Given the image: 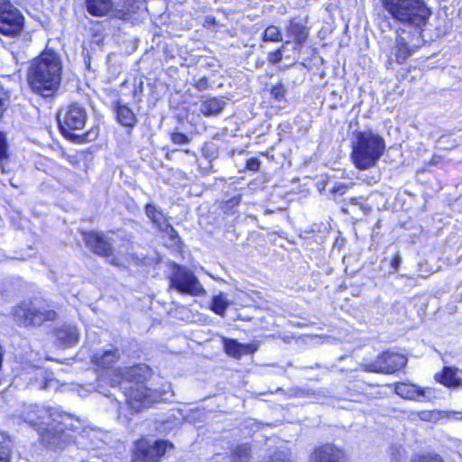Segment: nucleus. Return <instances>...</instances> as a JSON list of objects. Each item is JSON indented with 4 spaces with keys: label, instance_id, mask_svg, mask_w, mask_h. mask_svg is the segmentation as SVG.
Wrapping results in <instances>:
<instances>
[{
    "label": "nucleus",
    "instance_id": "nucleus-40",
    "mask_svg": "<svg viewBox=\"0 0 462 462\" xmlns=\"http://www.w3.org/2000/svg\"><path fill=\"white\" fill-rule=\"evenodd\" d=\"M241 202V195L234 196L225 202L223 208L226 211L232 210L234 208L238 206Z\"/></svg>",
    "mask_w": 462,
    "mask_h": 462
},
{
    "label": "nucleus",
    "instance_id": "nucleus-39",
    "mask_svg": "<svg viewBox=\"0 0 462 462\" xmlns=\"http://www.w3.org/2000/svg\"><path fill=\"white\" fill-rule=\"evenodd\" d=\"M266 462H289V457L284 451L274 452Z\"/></svg>",
    "mask_w": 462,
    "mask_h": 462
},
{
    "label": "nucleus",
    "instance_id": "nucleus-53",
    "mask_svg": "<svg viewBox=\"0 0 462 462\" xmlns=\"http://www.w3.org/2000/svg\"><path fill=\"white\" fill-rule=\"evenodd\" d=\"M437 162V160H435V158H432V163H435Z\"/></svg>",
    "mask_w": 462,
    "mask_h": 462
},
{
    "label": "nucleus",
    "instance_id": "nucleus-41",
    "mask_svg": "<svg viewBox=\"0 0 462 462\" xmlns=\"http://www.w3.org/2000/svg\"><path fill=\"white\" fill-rule=\"evenodd\" d=\"M261 162L258 158H250L246 161L245 167L249 171H257L260 169Z\"/></svg>",
    "mask_w": 462,
    "mask_h": 462
},
{
    "label": "nucleus",
    "instance_id": "nucleus-26",
    "mask_svg": "<svg viewBox=\"0 0 462 462\" xmlns=\"http://www.w3.org/2000/svg\"><path fill=\"white\" fill-rule=\"evenodd\" d=\"M231 302L226 299L223 292L215 295L211 301V310L217 315L224 317L226 309Z\"/></svg>",
    "mask_w": 462,
    "mask_h": 462
},
{
    "label": "nucleus",
    "instance_id": "nucleus-48",
    "mask_svg": "<svg viewBox=\"0 0 462 462\" xmlns=\"http://www.w3.org/2000/svg\"><path fill=\"white\" fill-rule=\"evenodd\" d=\"M349 203L352 204V205H359L361 209H363V208H364L362 203L359 201V199H357V198L350 199H349Z\"/></svg>",
    "mask_w": 462,
    "mask_h": 462
},
{
    "label": "nucleus",
    "instance_id": "nucleus-23",
    "mask_svg": "<svg viewBox=\"0 0 462 462\" xmlns=\"http://www.w3.org/2000/svg\"><path fill=\"white\" fill-rule=\"evenodd\" d=\"M287 34L293 38L298 46H301L308 38V30L300 22L292 20L287 27Z\"/></svg>",
    "mask_w": 462,
    "mask_h": 462
},
{
    "label": "nucleus",
    "instance_id": "nucleus-38",
    "mask_svg": "<svg viewBox=\"0 0 462 462\" xmlns=\"http://www.w3.org/2000/svg\"><path fill=\"white\" fill-rule=\"evenodd\" d=\"M283 49L284 46H282L281 48L268 54V60L271 64H277L282 60Z\"/></svg>",
    "mask_w": 462,
    "mask_h": 462
},
{
    "label": "nucleus",
    "instance_id": "nucleus-1",
    "mask_svg": "<svg viewBox=\"0 0 462 462\" xmlns=\"http://www.w3.org/2000/svg\"><path fill=\"white\" fill-rule=\"evenodd\" d=\"M61 71L62 63L59 54L46 50L32 61L28 70V82L33 92L49 97L60 87Z\"/></svg>",
    "mask_w": 462,
    "mask_h": 462
},
{
    "label": "nucleus",
    "instance_id": "nucleus-52",
    "mask_svg": "<svg viewBox=\"0 0 462 462\" xmlns=\"http://www.w3.org/2000/svg\"><path fill=\"white\" fill-rule=\"evenodd\" d=\"M437 162V160H435V158H432V163H435Z\"/></svg>",
    "mask_w": 462,
    "mask_h": 462
},
{
    "label": "nucleus",
    "instance_id": "nucleus-29",
    "mask_svg": "<svg viewBox=\"0 0 462 462\" xmlns=\"http://www.w3.org/2000/svg\"><path fill=\"white\" fill-rule=\"evenodd\" d=\"M8 160V152H7V143L5 135L0 132V167L3 171H5L4 163Z\"/></svg>",
    "mask_w": 462,
    "mask_h": 462
},
{
    "label": "nucleus",
    "instance_id": "nucleus-11",
    "mask_svg": "<svg viewBox=\"0 0 462 462\" xmlns=\"http://www.w3.org/2000/svg\"><path fill=\"white\" fill-rule=\"evenodd\" d=\"M421 32L418 35L415 30L412 32H405L404 30L399 33L395 40L394 56L398 63L404 62L409 57L412 55L415 50L420 45Z\"/></svg>",
    "mask_w": 462,
    "mask_h": 462
},
{
    "label": "nucleus",
    "instance_id": "nucleus-42",
    "mask_svg": "<svg viewBox=\"0 0 462 462\" xmlns=\"http://www.w3.org/2000/svg\"><path fill=\"white\" fill-rule=\"evenodd\" d=\"M194 87L201 91V90H205L208 88V78L207 77H202L200 79H194Z\"/></svg>",
    "mask_w": 462,
    "mask_h": 462
},
{
    "label": "nucleus",
    "instance_id": "nucleus-8",
    "mask_svg": "<svg viewBox=\"0 0 462 462\" xmlns=\"http://www.w3.org/2000/svg\"><path fill=\"white\" fill-rule=\"evenodd\" d=\"M170 289H174L182 294L202 296L206 290L194 273L185 266L174 263L170 276Z\"/></svg>",
    "mask_w": 462,
    "mask_h": 462
},
{
    "label": "nucleus",
    "instance_id": "nucleus-34",
    "mask_svg": "<svg viewBox=\"0 0 462 462\" xmlns=\"http://www.w3.org/2000/svg\"><path fill=\"white\" fill-rule=\"evenodd\" d=\"M286 92V88L282 83L273 86L271 88L272 97L278 101L284 100Z\"/></svg>",
    "mask_w": 462,
    "mask_h": 462
},
{
    "label": "nucleus",
    "instance_id": "nucleus-35",
    "mask_svg": "<svg viewBox=\"0 0 462 462\" xmlns=\"http://www.w3.org/2000/svg\"><path fill=\"white\" fill-rule=\"evenodd\" d=\"M162 232L168 236L169 239L171 240V245H178L179 243L180 242V238L177 231L172 227L171 224L167 227H165Z\"/></svg>",
    "mask_w": 462,
    "mask_h": 462
},
{
    "label": "nucleus",
    "instance_id": "nucleus-49",
    "mask_svg": "<svg viewBox=\"0 0 462 462\" xmlns=\"http://www.w3.org/2000/svg\"><path fill=\"white\" fill-rule=\"evenodd\" d=\"M51 382H52V380L44 378V383H43V384L40 388L41 389H47V388H49V386L51 383Z\"/></svg>",
    "mask_w": 462,
    "mask_h": 462
},
{
    "label": "nucleus",
    "instance_id": "nucleus-3",
    "mask_svg": "<svg viewBox=\"0 0 462 462\" xmlns=\"http://www.w3.org/2000/svg\"><path fill=\"white\" fill-rule=\"evenodd\" d=\"M129 385H126L125 397L129 407L140 411L159 402L161 393L146 386L145 383L151 376L150 368L146 365H135L128 371ZM127 384V382H125Z\"/></svg>",
    "mask_w": 462,
    "mask_h": 462
},
{
    "label": "nucleus",
    "instance_id": "nucleus-17",
    "mask_svg": "<svg viewBox=\"0 0 462 462\" xmlns=\"http://www.w3.org/2000/svg\"><path fill=\"white\" fill-rule=\"evenodd\" d=\"M379 362L382 363L383 374H393L405 366L407 358L401 354L388 351L379 356Z\"/></svg>",
    "mask_w": 462,
    "mask_h": 462
},
{
    "label": "nucleus",
    "instance_id": "nucleus-7",
    "mask_svg": "<svg viewBox=\"0 0 462 462\" xmlns=\"http://www.w3.org/2000/svg\"><path fill=\"white\" fill-rule=\"evenodd\" d=\"M67 420H70L67 416L62 415V419L55 416L49 425L40 430L38 434L42 445L50 449H57L70 442L73 436Z\"/></svg>",
    "mask_w": 462,
    "mask_h": 462
},
{
    "label": "nucleus",
    "instance_id": "nucleus-30",
    "mask_svg": "<svg viewBox=\"0 0 462 462\" xmlns=\"http://www.w3.org/2000/svg\"><path fill=\"white\" fill-rule=\"evenodd\" d=\"M263 41L280 42L282 35L280 30L276 26H268L263 33Z\"/></svg>",
    "mask_w": 462,
    "mask_h": 462
},
{
    "label": "nucleus",
    "instance_id": "nucleus-28",
    "mask_svg": "<svg viewBox=\"0 0 462 462\" xmlns=\"http://www.w3.org/2000/svg\"><path fill=\"white\" fill-rule=\"evenodd\" d=\"M224 349L226 355L234 358L239 359L242 356L243 344L236 339L224 338Z\"/></svg>",
    "mask_w": 462,
    "mask_h": 462
},
{
    "label": "nucleus",
    "instance_id": "nucleus-25",
    "mask_svg": "<svg viewBox=\"0 0 462 462\" xmlns=\"http://www.w3.org/2000/svg\"><path fill=\"white\" fill-rule=\"evenodd\" d=\"M130 367L122 369H116L113 371V374H111V377L109 379V383L112 387H119L121 390H123V393L125 392L126 383L125 382H130V378H128V371ZM127 385H129L127 383Z\"/></svg>",
    "mask_w": 462,
    "mask_h": 462
},
{
    "label": "nucleus",
    "instance_id": "nucleus-50",
    "mask_svg": "<svg viewBox=\"0 0 462 462\" xmlns=\"http://www.w3.org/2000/svg\"><path fill=\"white\" fill-rule=\"evenodd\" d=\"M458 414H462L461 412H457V411H451L449 413V418H454L456 420H462V417L458 418L457 415Z\"/></svg>",
    "mask_w": 462,
    "mask_h": 462
},
{
    "label": "nucleus",
    "instance_id": "nucleus-33",
    "mask_svg": "<svg viewBox=\"0 0 462 462\" xmlns=\"http://www.w3.org/2000/svg\"><path fill=\"white\" fill-rule=\"evenodd\" d=\"M411 462H444L442 457L437 454H424L415 457Z\"/></svg>",
    "mask_w": 462,
    "mask_h": 462
},
{
    "label": "nucleus",
    "instance_id": "nucleus-18",
    "mask_svg": "<svg viewBox=\"0 0 462 462\" xmlns=\"http://www.w3.org/2000/svg\"><path fill=\"white\" fill-rule=\"evenodd\" d=\"M119 353L115 347L97 352L92 356V364L98 369H109L118 360Z\"/></svg>",
    "mask_w": 462,
    "mask_h": 462
},
{
    "label": "nucleus",
    "instance_id": "nucleus-12",
    "mask_svg": "<svg viewBox=\"0 0 462 462\" xmlns=\"http://www.w3.org/2000/svg\"><path fill=\"white\" fill-rule=\"evenodd\" d=\"M172 448L173 445L171 442L162 439L152 443L143 441L138 443L134 456L137 460L143 462H158L167 449Z\"/></svg>",
    "mask_w": 462,
    "mask_h": 462
},
{
    "label": "nucleus",
    "instance_id": "nucleus-43",
    "mask_svg": "<svg viewBox=\"0 0 462 462\" xmlns=\"http://www.w3.org/2000/svg\"><path fill=\"white\" fill-rule=\"evenodd\" d=\"M258 349L257 345L255 344H243V349H242V356L248 355V354H254Z\"/></svg>",
    "mask_w": 462,
    "mask_h": 462
},
{
    "label": "nucleus",
    "instance_id": "nucleus-47",
    "mask_svg": "<svg viewBox=\"0 0 462 462\" xmlns=\"http://www.w3.org/2000/svg\"><path fill=\"white\" fill-rule=\"evenodd\" d=\"M67 160L69 162L74 166H78L79 163V160L78 158V155H67Z\"/></svg>",
    "mask_w": 462,
    "mask_h": 462
},
{
    "label": "nucleus",
    "instance_id": "nucleus-19",
    "mask_svg": "<svg viewBox=\"0 0 462 462\" xmlns=\"http://www.w3.org/2000/svg\"><path fill=\"white\" fill-rule=\"evenodd\" d=\"M394 392L396 394H398L402 398L408 399V400H417L418 401L425 395L424 390L419 388L415 384L406 383H396Z\"/></svg>",
    "mask_w": 462,
    "mask_h": 462
},
{
    "label": "nucleus",
    "instance_id": "nucleus-45",
    "mask_svg": "<svg viewBox=\"0 0 462 462\" xmlns=\"http://www.w3.org/2000/svg\"><path fill=\"white\" fill-rule=\"evenodd\" d=\"M402 263V258L399 254H397L391 261V266L397 271L400 264Z\"/></svg>",
    "mask_w": 462,
    "mask_h": 462
},
{
    "label": "nucleus",
    "instance_id": "nucleus-20",
    "mask_svg": "<svg viewBox=\"0 0 462 462\" xmlns=\"http://www.w3.org/2000/svg\"><path fill=\"white\" fill-rule=\"evenodd\" d=\"M115 113L117 122L125 127L133 128L137 123L135 115L125 105L117 103L115 106Z\"/></svg>",
    "mask_w": 462,
    "mask_h": 462
},
{
    "label": "nucleus",
    "instance_id": "nucleus-24",
    "mask_svg": "<svg viewBox=\"0 0 462 462\" xmlns=\"http://www.w3.org/2000/svg\"><path fill=\"white\" fill-rule=\"evenodd\" d=\"M145 213L160 231H162L170 225L162 212L157 209L156 207L152 204L146 205Z\"/></svg>",
    "mask_w": 462,
    "mask_h": 462
},
{
    "label": "nucleus",
    "instance_id": "nucleus-9",
    "mask_svg": "<svg viewBox=\"0 0 462 462\" xmlns=\"http://www.w3.org/2000/svg\"><path fill=\"white\" fill-rule=\"evenodd\" d=\"M134 0H125L122 7L116 6L114 0H84L87 12L95 17L111 16L121 20H130L131 10L128 7Z\"/></svg>",
    "mask_w": 462,
    "mask_h": 462
},
{
    "label": "nucleus",
    "instance_id": "nucleus-22",
    "mask_svg": "<svg viewBox=\"0 0 462 462\" xmlns=\"http://www.w3.org/2000/svg\"><path fill=\"white\" fill-rule=\"evenodd\" d=\"M435 379L447 387H457L461 384V379L457 376V369L445 366L441 373L435 374Z\"/></svg>",
    "mask_w": 462,
    "mask_h": 462
},
{
    "label": "nucleus",
    "instance_id": "nucleus-5",
    "mask_svg": "<svg viewBox=\"0 0 462 462\" xmlns=\"http://www.w3.org/2000/svg\"><path fill=\"white\" fill-rule=\"evenodd\" d=\"M88 120L86 107L78 103H70L57 113V121L61 134L68 140L83 143L88 141V133L81 134Z\"/></svg>",
    "mask_w": 462,
    "mask_h": 462
},
{
    "label": "nucleus",
    "instance_id": "nucleus-32",
    "mask_svg": "<svg viewBox=\"0 0 462 462\" xmlns=\"http://www.w3.org/2000/svg\"><path fill=\"white\" fill-rule=\"evenodd\" d=\"M352 183L346 184L342 182H335L330 189V193L334 196H343L346 194L350 187H352Z\"/></svg>",
    "mask_w": 462,
    "mask_h": 462
},
{
    "label": "nucleus",
    "instance_id": "nucleus-4",
    "mask_svg": "<svg viewBox=\"0 0 462 462\" xmlns=\"http://www.w3.org/2000/svg\"><path fill=\"white\" fill-rule=\"evenodd\" d=\"M353 143L352 159L359 170L374 167L383 155L384 140L372 131L357 132Z\"/></svg>",
    "mask_w": 462,
    "mask_h": 462
},
{
    "label": "nucleus",
    "instance_id": "nucleus-16",
    "mask_svg": "<svg viewBox=\"0 0 462 462\" xmlns=\"http://www.w3.org/2000/svg\"><path fill=\"white\" fill-rule=\"evenodd\" d=\"M56 340L62 347H71L79 339L78 328L71 324H63L55 329Z\"/></svg>",
    "mask_w": 462,
    "mask_h": 462
},
{
    "label": "nucleus",
    "instance_id": "nucleus-10",
    "mask_svg": "<svg viewBox=\"0 0 462 462\" xmlns=\"http://www.w3.org/2000/svg\"><path fill=\"white\" fill-rule=\"evenodd\" d=\"M23 28V16L9 0H0V33L14 37Z\"/></svg>",
    "mask_w": 462,
    "mask_h": 462
},
{
    "label": "nucleus",
    "instance_id": "nucleus-14",
    "mask_svg": "<svg viewBox=\"0 0 462 462\" xmlns=\"http://www.w3.org/2000/svg\"><path fill=\"white\" fill-rule=\"evenodd\" d=\"M83 239L86 246L95 254L106 257L113 254V246L102 233L84 232Z\"/></svg>",
    "mask_w": 462,
    "mask_h": 462
},
{
    "label": "nucleus",
    "instance_id": "nucleus-13",
    "mask_svg": "<svg viewBox=\"0 0 462 462\" xmlns=\"http://www.w3.org/2000/svg\"><path fill=\"white\" fill-rule=\"evenodd\" d=\"M55 416L62 419V414L57 411L31 405L28 411L23 413V420L39 433L46 425L50 424L51 420H54Z\"/></svg>",
    "mask_w": 462,
    "mask_h": 462
},
{
    "label": "nucleus",
    "instance_id": "nucleus-21",
    "mask_svg": "<svg viewBox=\"0 0 462 462\" xmlns=\"http://www.w3.org/2000/svg\"><path fill=\"white\" fill-rule=\"evenodd\" d=\"M225 106L224 97H209L202 101L200 112L206 116H216L222 112Z\"/></svg>",
    "mask_w": 462,
    "mask_h": 462
},
{
    "label": "nucleus",
    "instance_id": "nucleus-2",
    "mask_svg": "<svg viewBox=\"0 0 462 462\" xmlns=\"http://www.w3.org/2000/svg\"><path fill=\"white\" fill-rule=\"evenodd\" d=\"M382 6L395 22L415 30L416 35L424 30L431 15L424 0H382Z\"/></svg>",
    "mask_w": 462,
    "mask_h": 462
},
{
    "label": "nucleus",
    "instance_id": "nucleus-6",
    "mask_svg": "<svg viewBox=\"0 0 462 462\" xmlns=\"http://www.w3.org/2000/svg\"><path fill=\"white\" fill-rule=\"evenodd\" d=\"M13 315L14 322L23 327H40L59 317L55 306L43 300L22 302L14 308Z\"/></svg>",
    "mask_w": 462,
    "mask_h": 462
},
{
    "label": "nucleus",
    "instance_id": "nucleus-44",
    "mask_svg": "<svg viewBox=\"0 0 462 462\" xmlns=\"http://www.w3.org/2000/svg\"><path fill=\"white\" fill-rule=\"evenodd\" d=\"M143 81H139L138 85H136L134 87V89L133 91V95H134V97H138L139 99L141 98L142 97V94H143Z\"/></svg>",
    "mask_w": 462,
    "mask_h": 462
},
{
    "label": "nucleus",
    "instance_id": "nucleus-27",
    "mask_svg": "<svg viewBox=\"0 0 462 462\" xmlns=\"http://www.w3.org/2000/svg\"><path fill=\"white\" fill-rule=\"evenodd\" d=\"M251 459V446L247 443L239 444L232 453L233 462H249Z\"/></svg>",
    "mask_w": 462,
    "mask_h": 462
},
{
    "label": "nucleus",
    "instance_id": "nucleus-31",
    "mask_svg": "<svg viewBox=\"0 0 462 462\" xmlns=\"http://www.w3.org/2000/svg\"><path fill=\"white\" fill-rule=\"evenodd\" d=\"M11 445L9 440L0 442V462H10Z\"/></svg>",
    "mask_w": 462,
    "mask_h": 462
},
{
    "label": "nucleus",
    "instance_id": "nucleus-51",
    "mask_svg": "<svg viewBox=\"0 0 462 462\" xmlns=\"http://www.w3.org/2000/svg\"><path fill=\"white\" fill-rule=\"evenodd\" d=\"M264 64V60H261V59H258L255 62V65L259 68L263 67Z\"/></svg>",
    "mask_w": 462,
    "mask_h": 462
},
{
    "label": "nucleus",
    "instance_id": "nucleus-36",
    "mask_svg": "<svg viewBox=\"0 0 462 462\" xmlns=\"http://www.w3.org/2000/svg\"><path fill=\"white\" fill-rule=\"evenodd\" d=\"M382 363L379 362V356L377 359L370 364L364 365V370L365 372H372V373H381L383 374Z\"/></svg>",
    "mask_w": 462,
    "mask_h": 462
},
{
    "label": "nucleus",
    "instance_id": "nucleus-37",
    "mask_svg": "<svg viewBox=\"0 0 462 462\" xmlns=\"http://www.w3.org/2000/svg\"><path fill=\"white\" fill-rule=\"evenodd\" d=\"M171 140L175 144H187L190 142V139L186 134L180 132L172 133Z\"/></svg>",
    "mask_w": 462,
    "mask_h": 462
},
{
    "label": "nucleus",
    "instance_id": "nucleus-15",
    "mask_svg": "<svg viewBox=\"0 0 462 462\" xmlns=\"http://www.w3.org/2000/svg\"><path fill=\"white\" fill-rule=\"evenodd\" d=\"M310 462H346L344 453L333 444H323L315 448L310 457Z\"/></svg>",
    "mask_w": 462,
    "mask_h": 462
},
{
    "label": "nucleus",
    "instance_id": "nucleus-46",
    "mask_svg": "<svg viewBox=\"0 0 462 462\" xmlns=\"http://www.w3.org/2000/svg\"><path fill=\"white\" fill-rule=\"evenodd\" d=\"M419 418L425 421H430L433 418V413L430 411H420L419 413Z\"/></svg>",
    "mask_w": 462,
    "mask_h": 462
}]
</instances>
